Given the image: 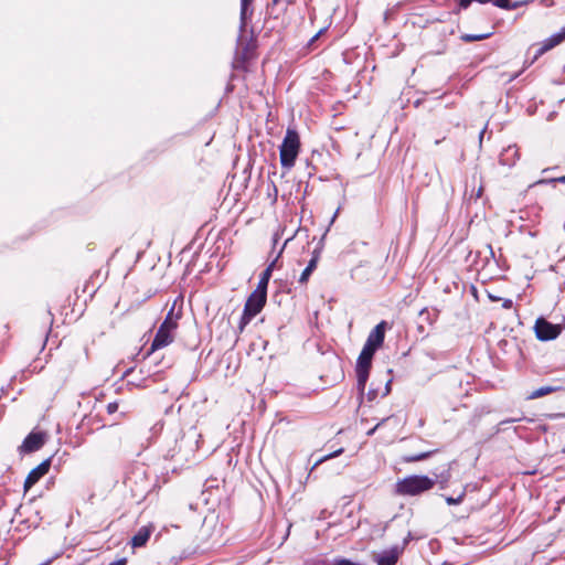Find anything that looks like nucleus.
I'll return each instance as SVG.
<instances>
[{
  "label": "nucleus",
  "instance_id": "f3484780",
  "mask_svg": "<svg viewBox=\"0 0 565 565\" xmlns=\"http://www.w3.org/2000/svg\"><path fill=\"white\" fill-rule=\"evenodd\" d=\"M317 265H318V256L315 255L308 263L307 267L302 270L300 277H299V282L301 285H305L308 282L309 280V277L311 276V274L313 273V270L317 268Z\"/></svg>",
  "mask_w": 565,
  "mask_h": 565
},
{
  "label": "nucleus",
  "instance_id": "dca6fc26",
  "mask_svg": "<svg viewBox=\"0 0 565 565\" xmlns=\"http://www.w3.org/2000/svg\"><path fill=\"white\" fill-rule=\"evenodd\" d=\"M253 0H242L241 1V23L242 26H246L247 22L252 19L253 15Z\"/></svg>",
  "mask_w": 565,
  "mask_h": 565
},
{
  "label": "nucleus",
  "instance_id": "b1692460",
  "mask_svg": "<svg viewBox=\"0 0 565 565\" xmlns=\"http://www.w3.org/2000/svg\"><path fill=\"white\" fill-rule=\"evenodd\" d=\"M343 451H344V449H343V448H339L338 450H334L333 452H330V454H328V455H326V456H323V457L319 458V459L315 462V465H313L312 469L317 468L319 465H321L322 462H324V461H327V460H329V459H331V458H334V457L340 456L341 454H343Z\"/></svg>",
  "mask_w": 565,
  "mask_h": 565
},
{
  "label": "nucleus",
  "instance_id": "0eeeda50",
  "mask_svg": "<svg viewBox=\"0 0 565 565\" xmlns=\"http://www.w3.org/2000/svg\"><path fill=\"white\" fill-rule=\"evenodd\" d=\"M47 434L45 431H31L19 446L20 454H31L40 450L46 443Z\"/></svg>",
  "mask_w": 565,
  "mask_h": 565
},
{
  "label": "nucleus",
  "instance_id": "ddd939ff",
  "mask_svg": "<svg viewBox=\"0 0 565 565\" xmlns=\"http://www.w3.org/2000/svg\"><path fill=\"white\" fill-rule=\"evenodd\" d=\"M402 552V548L394 546L376 555L374 559L377 565H396Z\"/></svg>",
  "mask_w": 565,
  "mask_h": 565
},
{
  "label": "nucleus",
  "instance_id": "c756f323",
  "mask_svg": "<svg viewBox=\"0 0 565 565\" xmlns=\"http://www.w3.org/2000/svg\"><path fill=\"white\" fill-rule=\"evenodd\" d=\"M126 564H127V558L121 557L119 559H116V561L109 563L108 565H126Z\"/></svg>",
  "mask_w": 565,
  "mask_h": 565
},
{
  "label": "nucleus",
  "instance_id": "72a5a7b5",
  "mask_svg": "<svg viewBox=\"0 0 565 565\" xmlns=\"http://www.w3.org/2000/svg\"><path fill=\"white\" fill-rule=\"evenodd\" d=\"M489 297H490V299H491L492 301H498V300H500V298H499V297H497V296H491V295H490Z\"/></svg>",
  "mask_w": 565,
  "mask_h": 565
},
{
  "label": "nucleus",
  "instance_id": "c85d7f7f",
  "mask_svg": "<svg viewBox=\"0 0 565 565\" xmlns=\"http://www.w3.org/2000/svg\"><path fill=\"white\" fill-rule=\"evenodd\" d=\"M387 419H388V417H387V418H383V419H382L381 422H379V423H377L373 428H371L370 430H367V431H366V435H367V436H372V435L375 433V430H376L380 426H382V425H383Z\"/></svg>",
  "mask_w": 565,
  "mask_h": 565
},
{
  "label": "nucleus",
  "instance_id": "f8f14e48",
  "mask_svg": "<svg viewBox=\"0 0 565 565\" xmlns=\"http://www.w3.org/2000/svg\"><path fill=\"white\" fill-rule=\"evenodd\" d=\"M435 484H438L440 489H445L451 479V462H444L436 467L433 471Z\"/></svg>",
  "mask_w": 565,
  "mask_h": 565
},
{
  "label": "nucleus",
  "instance_id": "4be33fe9",
  "mask_svg": "<svg viewBox=\"0 0 565 565\" xmlns=\"http://www.w3.org/2000/svg\"><path fill=\"white\" fill-rule=\"evenodd\" d=\"M466 495V488L463 487L457 497H445V500L447 502L448 505H455V504H459L463 501V498Z\"/></svg>",
  "mask_w": 565,
  "mask_h": 565
},
{
  "label": "nucleus",
  "instance_id": "9b49d317",
  "mask_svg": "<svg viewBox=\"0 0 565 565\" xmlns=\"http://www.w3.org/2000/svg\"><path fill=\"white\" fill-rule=\"evenodd\" d=\"M256 50H257V44H256V41H254V40L246 42L242 46V49L238 53L237 60H236V62L238 64H242V68L246 70L247 64L257 57Z\"/></svg>",
  "mask_w": 565,
  "mask_h": 565
},
{
  "label": "nucleus",
  "instance_id": "4468645a",
  "mask_svg": "<svg viewBox=\"0 0 565 565\" xmlns=\"http://www.w3.org/2000/svg\"><path fill=\"white\" fill-rule=\"evenodd\" d=\"M154 526L152 524H148L141 526L138 532L131 537L130 544L134 548L142 547L149 541L151 533L153 532Z\"/></svg>",
  "mask_w": 565,
  "mask_h": 565
},
{
  "label": "nucleus",
  "instance_id": "bb28decb",
  "mask_svg": "<svg viewBox=\"0 0 565 565\" xmlns=\"http://www.w3.org/2000/svg\"><path fill=\"white\" fill-rule=\"evenodd\" d=\"M119 408V404L117 402L108 403L106 406V411L109 415L115 414Z\"/></svg>",
  "mask_w": 565,
  "mask_h": 565
},
{
  "label": "nucleus",
  "instance_id": "423d86ee",
  "mask_svg": "<svg viewBox=\"0 0 565 565\" xmlns=\"http://www.w3.org/2000/svg\"><path fill=\"white\" fill-rule=\"evenodd\" d=\"M390 328L391 326L387 323V321H380L369 333L363 347L376 352L379 349L383 347L385 340V332Z\"/></svg>",
  "mask_w": 565,
  "mask_h": 565
},
{
  "label": "nucleus",
  "instance_id": "412c9836",
  "mask_svg": "<svg viewBox=\"0 0 565 565\" xmlns=\"http://www.w3.org/2000/svg\"><path fill=\"white\" fill-rule=\"evenodd\" d=\"M390 391H391V381H387V382L385 383V385H384V387H383V390H382V392H381V393H379L376 390L371 388V390L367 392L366 396H367V399H369V401H373V399H375L379 395H381V396H383V397H384V396H386V395H388Z\"/></svg>",
  "mask_w": 565,
  "mask_h": 565
},
{
  "label": "nucleus",
  "instance_id": "5701e85b",
  "mask_svg": "<svg viewBox=\"0 0 565 565\" xmlns=\"http://www.w3.org/2000/svg\"><path fill=\"white\" fill-rule=\"evenodd\" d=\"M419 317L423 318L429 326H433L437 319V313H431L427 308H424L420 310Z\"/></svg>",
  "mask_w": 565,
  "mask_h": 565
},
{
  "label": "nucleus",
  "instance_id": "9d476101",
  "mask_svg": "<svg viewBox=\"0 0 565 565\" xmlns=\"http://www.w3.org/2000/svg\"><path fill=\"white\" fill-rule=\"evenodd\" d=\"M563 41H565V25L561 29L559 32L551 35L550 38L544 40L542 43H540V46H539L531 63H534L540 56H542L550 50L554 49L555 46L561 44Z\"/></svg>",
  "mask_w": 565,
  "mask_h": 565
},
{
  "label": "nucleus",
  "instance_id": "a878e982",
  "mask_svg": "<svg viewBox=\"0 0 565 565\" xmlns=\"http://www.w3.org/2000/svg\"><path fill=\"white\" fill-rule=\"evenodd\" d=\"M493 4L502 9H515L516 6H510V0H493Z\"/></svg>",
  "mask_w": 565,
  "mask_h": 565
},
{
  "label": "nucleus",
  "instance_id": "1a4fd4ad",
  "mask_svg": "<svg viewBox=\"0 0 565 565\" xmlns=\"http://www.w3.org/2000/svg\"><path fill=\"white\" fill-rule=\"evenodd\" d=\"M51 467V458L43 460L33 468L26 476L23 484L24 492H28L42 477H44Z\"/></svg>",
  "mask_w": 565,
  "mask_h": 565
},
{
  "label": "nucleus",
  "instance_id": "c9c22d12",
  "mask_svg": "<svg viewBox=\"0 0 565 565\" xmlns=\"http://www.w3.org/2000/svg\"><path fill=\"white\" fill-rule=\"evenodd\" d=\"M418 330H419V332H420V333H423V332H424V327H423V326H419V327H418Z\"/></svg>",
  "mask_w": 565,
  "mask_h": 565
},
{
  "label": "nucleus",
  "instance_id": "aec40b11",
  "mask_svg": "<svg viewBox=\"0 0 565 565\" xmlns=\"http://www.w3.org/2000/svg\"><path fill=\"white\" fill-rule=\"evenodd\" d=\"M492 35V32L481 33V34H461L460 40L465 43H471L477 41H482L489 39Z\"/></svg>",
  "mask_w": 565,
  "mask_h": 565
},
{
  "label": "nucleus",
  "instance_id": "f257e3e1",
  "mask_svg": "<svg viewBox=\"0 0 565 565\" xmlns=\"http://www.w3.org/2000/svg\"><path fill=\"white\" fill-rule=\"evenodd\" d=\"M300 147L301 142L299 134L295 129L288 128L279 147L280 164L284 168L290 169L295 166Z\"/></svg>",
  "mask_w": 565,
  "mask_h": 565
},
{
  "label": "nucleus",
  "instance_id": "2eb2a0df",
  "mask_svg": "<svg viewBox=\"0 0 565 565\" xmlns=\"http://www.w3.org/2000/svg\"><path fill=\"white\" fill-rule=\"evenodd\" d=\"M562 390V386L558 385H544L534 391H532L529 395V399H536L553 393H556Z\"/></svg>",
  "mask_w": 565,
  "mask_h": 565
},
{
  "label": "nucleus",
  "instance_id": "7ed1b4c3",
  "mask_svg": "<svg viewBox=\"0 0 565 565\" xmlns=\"http://www.w3.org/2000/svg\"><path fill=\"white\" fill-rule=\"evenodd\" d=\"M267 302V294L254 290L246 299L243 315L238 323L239 332H243L246 326L264 309Z\"/></svg>",
  "mask_w": 565,
  "mask_h": 565
},
{
  "label": "nucleus",
  "instance_id": "2f4dec72",
  "mask_svg": "<svg viewBox=\"0 0 565 565\" xmlns=\"http://www.w3.org/2000/svg\"><path fill=\"white\" fill-rule=\"evenodd\" d=\"M276 263H277V258L274 259L266 268H270V273L273 274L274 269H275V266H276Z\"/></svg>",
  "mask_w": 565,
  "mask_h": 565
},
{
  "label": "nucleus",
  "instance_id": "6e6552de",
  "mask_svg": "<svg viewBox=\"0 0 565 565\" xmlns=\"http://www.w3.org/2000/svg\"><path fill=\"white\" fill-rule=\"evenodd\" d=\"M178 328H170L161 323L150 345V353L171 344L174 340V331Z\"/></svg>",
  "mask_w": 565,
  "mask_h": 565
},
{
  "label": "nucleus",
  "instance_id": "39448f33",
  "mask_svg": "<svg viewBox=\"0 0 565 565\" xmlns=\"http://www.w3.org/2000/svg\"><path fill=\"white\" fill-rule=\"evenodd\" d=\"M534 333L540 341L555 340L562 332V324H553L545 318L540 317L534 323Z\"/></svg>",
  "mask_w": 565,
  "mask_h": 565
},
{
  "label": "nucleus",
  "instance_id": "20e7f679",
  "mask_svg": "<svg viewBox=\"0 0 565 565\" xmlns=\"http://www.w3.org/2000/svg\"><path fill=\"white\" fill-rule=\"evenodd\" d=\"M374 354H375L374 351L369 350L363 347V349L358 358L355 372H356V379H358V388L361 392H363L365 388Z\"/></svg>",
  "mask_w": 565,
  "mask_h": 565
},
{
  "label": "nucleus",
  "instance_id": "a211bd4d",
  "mask_svg": "<svg viewBox=\"0 0 565 565\" xmlns=\"http://www.w3.org/2000/svg\"><path fill=\"white\" fill-rule=\"evenodd\" d=\"M271 275L273 274L270 273V268H265V270L260 274L256 290L267 294L268 282Z\"/></svg>",
  "mask_w": 565,
  "mask_h": 565
},
{
  "label": "nucleus",
  "instance_id": "cd10ccee",
  "mask_svg": "<svg viewBox=\"0 0 565 565\" xmlns=\"http://www.w3.org/2000/svg\"><path fill=\"white\" fill-rule=\"evenodd\" d=\"M427 457H428V452H424V454H419V455L406 458V461H409V462L419 461V460L426 459Z\"/></svg>",
  "mask_w": 565,
  "mask_h": 565
},
{
  "label": "nucleus",
  "instance_id": "393cba45",
  "mask_svg": "<svg viewBox=\"0 0 565 565\" xmlns=\"http://www.w3.org/2000/svg\"><path fill=\"white\" fill-rule=\"evenodd\" d=\"M556 182L565 184V175H562V177H558V178L548 179V180L547 179H541V180L536 181L535 183H533L532 185L545 184V183H556Z\"/></svg>",
  "mask_w": 565,
  "mask_h": 565
},
{
  "label": "nucleus",
  "instance_id": "f704fd0d",
  "mask_svg": "<svg viewBox=\"0 0 565 565\" xmlns=\"http://www.w3.org/2000/svg\"><path fill=\"white\" fill-rule=\"evenodd\" d=\"M516 420H518L516 418H512V419L504 420V423H514Z\"/></svg>",
  "mask_w": 565,
  "mask_h": 565
},
{
  "label": "nucleus",
  "instance_id": "473e14b6",
  "mask_svg": "<svg viewBox=\"0 0 565 565\" xmlns=\"http://www.w3.org/2000/svg\"><path fill=\"white\" fill-rule=\"evenodd\" d=\"M323 32V29L320 30L311 40H310V43H313L316 40H318V38L321 35V33Z\"/></svg>",
  "mask_w": 565,
  "mask_h": 565
},
{
  "label": "nucleus",
  "instance_id": "f03ea898",
  "mask_svg": "<svg viewBox=\"0 0 565 565\" xmlns=\"http://www.w3.org/2000/svg\"><path fill=\"white\" fill-rule=\"evenodd\" d=\"M435 481L427 476L413 475L396 482V493L415 497L431 490Z\"/></svg>",
  "mask_w": 565,
  "mask_h": 565
},
{
  "label": "nucleus",
  "instance_id": "7c9ffc66",
  "mask_svg": "<svg viewBox=\"0 0 565 565\" xmlns=\"http://www.w3.org/2000/svg\"><path fill=\"white\" fill-rule=\"evenodd\" d=\"M502 307L504 309H511L513 307V301L511 299H504L502 302Z\"/></svg>",
  "mask_w": 565,
  "mask_h": 565
},
{
  "label": "nucleus",
  "instance_id": "6ab92c4d",
  "mask_svg": "<svg viewBox=\"0 0 565 565\" xmlns=\"http://www.w3.org/2000/svg\"><path fill=\"white\" fill-rule=\"evenodd\" d=\"M182 316V312L179 311L177 313H174V305L172 306V308L170 309V311L168 312V315L166 316L164 320L162 323L169 326L170 328H178L179 323V319L181 318Z\"/></svg>",
  "mask_w": 565,
  "mask_h": 565
}]
</instances>
